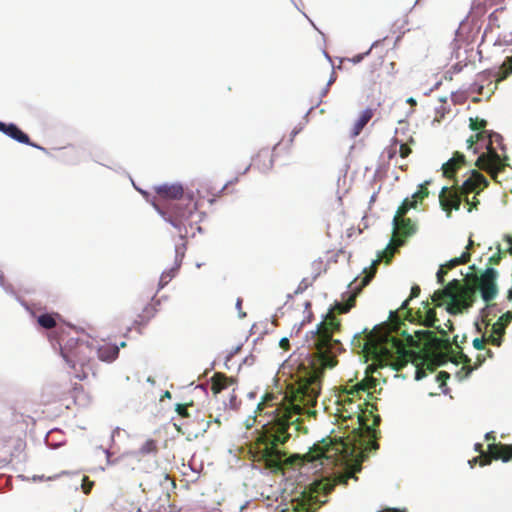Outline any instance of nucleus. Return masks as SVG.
<instances>
[{"mask_svg": "<svg viewBox=\"0 0 512 512\" xmlns=\"http://www.w3.org/2000/svg\"><path fill=\"white\" fill-rule=\"evenodd\" d=\"M71 397L73 398V403L75 405H84L85 404V394L82 385L75 384L72 390L69 392Z\"/></svg>", "mask_w": 512, "mask_h": 512, "instance_id": "obj_26", "label": "nucleus"}, {"mask_svg": "<svg viewBox=\"0 0 512 512\" xmlns=\"http://www.w3.org/2000/svg\"><path fill=\"white\" fill-rule=\"evenodd\" d=\"M389 65H390V67H391V70H390L388 73H390V74H391V73H393V70H394V68H395V63H394V62H390V63H389Z\"/></svg>", "mask_w": 512, "mask_h": 512, "instance_id": "obj_56", "label": "nucleus"}, {"mask_svg": "<svg viewBox=\"0 0 512 512\" xmlns=\"http://www.w3.org/2000/svg\"><path fill=\"white\" fill-rule=\"evenodd\" d=\"M374 382H377V379L366 376L363 380L354 385H346L342 391L343 401H348L351 404L356 397L360 398L361 393L367 392L368 395H370L371 386H368V383Z\"/></svg>", "mask_w": 512, "mask_h": 512, "instance_id": "obj_14", "label": "nucleus"}, {"mask_svg": "<svg viewBox=\"0 0 512 512\" xmlns=\"http://www.w3.org/2000/svg\"><path fill=\"white\" fill-rule=\"evenodd\" d=\"M228 184L223 185L221 188L215 187L212 183H202L197 188L196 195H194V201H198V211L194 215L193 219H197L199 216L200 206L202 200H207L209 204H213L217 198L221 197L223 192L227 189Z\"/></svg>", "mask_w": 512, "mask_h": 512, "instance_id": "obj_11", "label": "nucleus"}, {"mask_svg": "<svg viewBox=\"0 0 512 512\" xmlns=\"http://www.w3.org/2000/svg\"><path fill=\"white\" fill-rule=\"evenodd\" d=\"M503 0H477V5L478 6H493V5H496L500 2H502Z\"/></svg>", "mask_w": 512, "mask_h": 512, "instance_id": "obj_39", "label": "nucleus"}, {"mask_svg": "<svg viewBox=\"0 0 512 512\" xmlns=\"http://www.w3.org/2000/svg\"><path fill=\"white\" fill-rule=\"evenodd\" d=\"M447 274V270L445 269V266H441L437 272V281L440 284L444 283V276Z\"/></svg>", "mask_w": 512, "mask_h": 512, "instance_id": "obj_41", "label": "nucleus"}, {"mask_svg": "<svg viewBox=\"0 0 512 512\" xmlns=\"http://www.w3.org/2000/svg\"><path fill=\"white\" fill-rule=\"evenodd\" d=\"M497 271L487 268L480 275L469 279V283L463 286L457 279L450 281L443 289L434 292L432 301L441 306L442 301H448L446 310L449 314L457 315L472 306L476 291H480L484 301L490 302L498 292L496 279Z\"/></svg>", "mask_w": 512, "mask_h": 512, "instance_id": "obj_2", "label": "nucleus"}, {"mask_svg": "<svg viewBox=\"0 0 512 512\" xmlns=\"http://www.w3.org/2000/svg\"><path fill=\"white\" fill-rule=\"evenodd\" d=\"M93 486V482L88 481L87 477H84L83 483H82V489L85 494L90 493Z\"/></svg>", "mask_w": 512, "mask_h": 512, "instance_id": "obj_40", "label": "nucleus"}, {"mask_svg": "<svg viewBox=\"0 0 512 512\" xmlns=\"http://www.w3.org/2000/svg\"><path fill=\"white\" fill-rule=\"evenodd\" d=\"M420 292H421V289L418 285L412 286L409 299L411 300L413 298L418 297Z\"/></svg>", "mask_w": 512, "mask_h": 512, "instance_id": "obj_43", "label": "nucleus"}, {"mask_svg": "<svg viewBox=\"0 0 512 512\" xmlns=\"http://www.w3.org/2000/svg\"><path fill=\"white\" fill-rule=\"evenodd\" d=\"M158 451L157 443L153 439L146 440L139 449L141 455L155 454Z\"/></svg>", "mask_w": 512, "mask_h": 512, "instance_id": "obj_27", "label": "nucleus"}, {"mask_svg": "<svg viewBox=\"0 0 512 512\" xmlns=\"http://www.w3.org/2000/svg\"><path fill=\"white\" fill-rule=\"evenodd\" d=\"M374 382H377V379L366 376L363 380L354 385H346L342 391L343 401H348L351 404L356 397L360 398L361 393L367 392L368 395H370L371 386H368V383Z\"/></svg>", "mask_w": 512, "mask_h": 512, "instance_id": "obj_13", "label": "nucleus"}, {"mask_svg": "<svg viewBox=\"0 0 512 512\" xmlns=\"http://www.w3.org/2000/svg\"><path fill=\"white\" fill-rule=\"evenodd\" d=\"M214 423H216L218 426L221 425V420L219 417H216L214 420H213Z\"/></svg>", "mask_w": 512, "mask_h": 512, "instance_id": "obj_57", "label": "nucleus"}, {"mask_svg": "<svg viewBox=\"0 0 512 512\" xmlns=\"http://www.w3.org/2000/svg\"><path fill=\"white\" fill-rule=\"evenodd\" d=\"M373 117V111L371 109L364 110L359 118L356 120V122L353 125V128L351 130V136L356 137L358 136L363 128L367 125V123L371 120Z\"/></svg>", "mask_w": 512, "mask_h": 512, "instance_id": "obj_21", "label": "nucleus"}, {"mask_svg": "<svg viewBox=\"0 0 512 512\" xmlns=\"http://www.w3.org/2000/svg\"><path fill=\"white\" fill-rule=\"evenodd\" d=\"M378 385V381L374 383H368V386H371V391L375 390L376 386Z\"/></svg>", "mask_w": 512, "mask_h": 512, "instance_id": "obj_54", "label": "nucleus"}, {"mask_svg": "<svg viewBox=\"0 0 512 512\" xmlns=\"http://www.w3.org/2000/svg\"><path fill=\"white\" fill-rule=\"evenodd\" d=\"M174 271V269H171L168 272L162 273L159 281L161 287L165 286L174 277Z\"/></svg>", "mask_w": 512, "mask_h": 512, "instance_id": "obj_35", "label": "nucleus"}, {"mask_svg": "<svg viewBox=\"0 0 512 512\" xmlns=\"http://www.w3.org/2000/svg\"><path fill=\"white\" fill-rule=\"evenodd\" d=\"M351 345L358 354L377 361L381 365L388 364L402 353L403 357L407 354L402 341L391 335L386 327L381 325L375 326L372 330L365 328L355 334ZM405 363L406 360H403V365Z\"/></svg>", "mask_w": 512, "mask_h": 512, "instance_id": "obj_4", "label": "nucleus"}, {"mask_svg": "<svg viewBox=\"0 0 512 512\" xmlns=\"http://www.w3.org/2000/svg\"><path fill=\"white\" fill-rule=\"evenodd\" d=\"M505 329V324H503V322L497 321L492 325L491 332L497 336H500V338L502 339L505 334Z\"/></svg>", "mask_w": 512, "mask_h": 512, "instance_id": "obj_33", "label": "nucleus"}, {"mask_svg": "<svg viewBox=\"0 0 512 512\" xmlns=\"http://www.w3.org/2000/svg\"><path fill=\"white\" fill-rule=\"evenodd\" d=\"M164 396L167 397V398H170L171 397V393L169 391H166Z\"/></svg>", "mask_w": 512, "mask_h": 512, "instance_id": "obj_60", "label": "nucleus"}, {"mask_svg": "<svg viewBox=\"0 0 512 512\" xmlns=\"http://www.w3.org/2000/svg\"><path fill=\"white\" fill-rule=\"evenodd\" d=\"M156 313V309H155V306L153 304H147L143 311H142V314L139 315V318L140 320L138 321L139 324H144L146 323L147 321H149Z\"/></svg>", "mask_w": 512, "mask_h": 512, "instance_id": "obj_28", "label": "nucleus"}, {"mask_svg": "<svg viewBox=\"0 0 512 512\" xmlns=\"http://www.w3.org/2000/svg\"><path fill=\"white\" fill-rule=\"evenodd\" d=\"M445 326L450 330V331H453L454 327H453V323L451 320H447V322L445 323Z\"/></svg>", "mask_w": 512, "mask_h": 512, "instance_id": "obj_50", "label": "nucleus"}, {"mask_svg": "<svg viewBox=\"0 0 512 512\" xmlns=\"http://www.w3.org/2000/svg\"><path fill=\"white\" fill-rule=\"evenodd\" d=\"M236 399H237L236 395L232 394L231 398H230V406L233 409H235L237 407Z\"/></svg>", "mask_w": 512, "mask_h": 512, "instance_id": "obj_49", "label": "nucleus"}, {"mask_svg": "<svg viewBox=\"0 0 512 512\" xmlns=\"http://www.w3.org/2000/svg\"><path fill=\"white\" fill-rule=\"evenodd\" d=\"M340 328V320L330 311L308 340L309 346L315 352L293 353L284 364V369L288 370L292 380L284 397L287 403L269 405L268 401L273 399L271 396L258 404L257 409L260 412L266 407L272 408L266 412L272 415V419L257 431L253 454L255 461L262 463L271 472L278 473L285 468L319 459L334 463L354 460L352 470L346 475V484L348 478L357 479L354 474L361 471V464L368 459L369 453L379 449L376 441L379 431L375 429L381 421L379 415L374 416L372 426L364 423L362 416L358 415L360 427L354 429L351 436L323 439L304 455L288 456L283 448L292 437V431L298 433L303 430L307 433L300 416L316 414L311 408L317 403L324 370L334 368L338 364V355L343 351L342 343L332 337Z\"/></svg>", "mask_w": 512, "mask_h": 512, "instance_id": "obj_1", "label": "nucleus"}, {"mask_svg": "<svg viewBox=\"0 0 512 512\" xmlns=\"http://www.w3.org/2000/svg\"><path fill=\"white\" fill-rule=\"evenodd\" d=\"M57 318H60L57 313H45L38 316L37 323L45 329H52L57 327Z\"/></svg>", "mask_w": 512, "mask_h": 512, "instance_id": "obj_24", "label": "nucleus"}, {"mask_svg": "<svg viewBox=\"0 0 512 512\" xmlns=\"http://www.w3.org/2000/svg\"><path fill=\"white\" fill-rule=\"evenodd\" d=\"M155 195L151 201L156 210L166 221H189L197 224L203 221L204 212H200L197 219H193L198 211V201H194L193 192H185L180 183H163L153 187Z\"/></svg>", "mask_w": 512, "mask_h": 512, "instance_id": "obj_3", "label": "nucleus"}, {"mask_svg": "<svg viewBox=\"0 0 512 512\" xmlns=\"http://www.w3.org/2000/svg\"><path fill=\"white\" fill-rule=\"evenodd\" d=\"M96 355L101 361L112 362L119 355V347L115 344L105 343L96 346Z\"/></svg>", "mask_w": 512, "mask_h": 512, "instance_id": "obj_19", "label": "nucleus"}, {"mask_svg": "<svg viewBox=\"0 0 512 512\" xmlns=\"http://www.w3.org/2000/svg\"><path fill=\"white\" fill-rule=\"evenodd\" d=\"M482 444L480 443H477L475 444V451L479 452L480 453V462L483 460L482 459V455H489V452L488 453H484L483 450H482Z\"/></svg>", "mask_w": 512, "mask_h": 512, "instance_id": "obj_46", "label": "nucleus"}, {"mask_svg": "<svg viewBox=\"0 0 512 512\" xmlns=\"http://www.w3.org/2000/svg\"><path fill=\"white\" fill-rule=\"evenodd\" d=\"M0 131L2 133H4L5 135L9 136L10 138L16 140L19 143L27 144L32 147L44 150L43 147H41L35 143H32L30 141L29 136L26 133H24L17 125H15L13 123L7 124V123L0 121Z\"/></svg>", "mask_w": 512, "mask_h": 512, "instance_id": "obj_16", "label": "nucleus"}, {"mask_svg": "<svg viewBox=\"0 0 512 512\" xmlns=\"http://www.w3.org/2000/svg\"><path fill=\"white\" fill-rule=\"evenodd\" d=\"M354 230V227H351L349 230H348V236L350 237L352 235V231Z\"/></svg>", "mask_w": 512, "mask_h": 512, "instance_id": "obj_61", "label": "nucleus"}, {"mask_svg": "<svg viewBox=\"0 0 512 512\" xmlns=\"http://www.w3.org/2000/svg\"><path fill=\"white\" fill-rule=\"evenodd\" d=\"M125 345H126L125 342L121 343V347H125Z\"/></svg>", "mask_w": 512, "mask_h": 512, "instance_id": "obj_64", "label": "nucleus"}, {"mask_svg": "<svg viewBox=\"0 0 512 512\" xmlns=\"http://www.w3.org/2000/svg\"><path fill=\"white\" fill-rule=\"evenodd\" d=\"M175 426L177 428V431L182 432L183 434H185L187 432V431H182L181 426H177V425H175Z\"/></svg>", "mask_w": 512, "mask_h": 512, "instance_id": "obj_59", "label": "nucleus"}, {"mask_svg": "<svg viewBox=\"0 0 512 512\" xmlns=\"http://www.w3.org/2000/svg\"><path fill=\"white\" fill-rule=\"evenodd\" d=\"M478 460H480V456L475 457L472 461H469V463H470V465L473 467V465H474Z\"/></svg>", "mask_w": 512, "mask_h": 512, "instance_id": "obj_53", "label": "nucleus"}, {"mask_svg": "<svg viewBox=\"0 0 512 512\" xmlns=\"http://www.w3.org/2000/svg\"><path fill=\"white\" fill-rule=\"evenodd\" d=\"M193 406V403H185V404H176L175 411L181 418H189L190 413L188 411V407Z\"/></svg>", "mask_w": 512, "mask_h": 512, "instance_id": "obj_31", "label": "nucleus"}, {"mask_svg": "<svg viewBox=\"0 0 512 512\" xmlns=\"http://www.w3.org/2000/svg\"><path fill=\"white\" fill-rule=\"evenodd\" d=\"M449 377H450L449 373H447L445 371H441L437 375V380L439 382H441V385H442L446 382L447 379H449Z\"/></svg>", "mask_w": 512, "mask_h": 512, "instance_id": "obj_42", "label": "nucleus"}, {"mask_svg": "<svg viewBox=\"0 0 512 512\" xmlns=\"http://www.w3.org/2000/svg\"><path fill=\"white\" fill-rule=\"evenodd\" d=\"M234 383L235 380L232 377H228L221 372H216L211 378V390L214 394H219Z\"/></svg>", "mask_w": 512, "mask_h": 512, "instance_id": "obj_20", "label": "nucleus"}, {"mask_svg": "<svg viewBox=\"0 0 512 512\" xmlns=\"http://www.w3.org/2000/svg\"><path fill=\"white\" fill-rule=\"evenodd\" d=\"M466 339H467L466 335H463V337H462V342H465V341H466Z\"/></svg>", "mask_w": 512, "mask_h": 512, "instance_id": "obj_63", "label": "nucleus"}, {"mask_svg": "<svg viewBox=\"0 0 512 512\" xmlns=\"http://www.w3.org/2000/svg\"><path fill=\"white\" fill-rule=\"evenodd\" d=\"M484 141H486V149L485 153H482L476 160V166L489 173L492 179L498 183L501 181L498 179L499 173L505 170V167L508 165L507 160L508 157L506 155H500L496 151V147H494V143L497 144L503 152L505 151V147L503 144V137L496 132L489 131V133L485 136Z\"/></svg>", "mask_w": 512, "mask_h": 512, "instance_id": "obj_9", "label": "nucleus"}, {"mask_svg": "<svg viewBox=\"0 0 512 512\" xmlns=\"http://www.w3.org/2000/svg\"><path fill=\"white\" fill-rule=\"evenodd\" d=\"M400 169L403 170V171L407 170V165H401Z\"/></svg>", "mask_w": 512, "mask_h": 512, "instance_id": "obj_62", "label": "nucleus"}, {"mask_svg": "<svg viewBox=\"0 0 512 512\" xmlns=\"http://www.w3.org/2000/svg\"><path fill=\"white\" fill-rule=\"evenodd\" d=\"M383 59H379L377 62L373 63L370 66V70L368 72V80L372 86L376 84H380L383 80L382 66Z\"/></svg>", "mask_w": 512, "mask_h": 512, "instance_id": "obj_23", "label": "nucleus"}, {"mask_svg": "<svg viewBox=\"0 0 512 512\" xmlns=\"http://www.w3.org/2000/svg\"><path fill=\"white\" fill-rule=\"evenodd\" d=\"M380 42H381V40L375 41L367 52L357 54V55L353 56L351 59H349V61H351L353 64L360 63L364 59V57L371 52V50L373 48H375L379 45Z\"/></svg>", "mask_w": 512, "mask_h": 512, "instance_id": "obj_32", "label": "nucleus"}, {"mask_svg": "<svg viewBox=\"0 0 512 512\" xmlns=\"http://www.w3.org/2000/svg\"><path fill=\"white\" fill-rule=\"evenodd\" d=\"M423 309V312L420 310L418 311V317L421 320L422 324L426 327H434L442 336H447V332L440 326L436 325V322H438V319L436 317V311L433 308H430L428 302L424 303Z\"/></svg>", "mask_w": 512, "mask_h": 512, "instance_id": "obj_18", "label": "nucleus"}, {"mask_svg": "<svg viewBox=\"0 0 512 512\" xmlns=\"http://www.w3.org/2000/svg\"><path fill=\"white\" fill-rule=\"evenodd\" d=\"M499 259H500V256H499V255H498L497 257H496V256H493V257H491V258H490V261H493V263L497 264V263H498V261H499Z\"/></svg>", "mask_w": 512, "mask_h": 512, "instance_id": "obj_52", "label": "nucleus"}, {"mask_svg": "<svg viewBox=\"0 0 512 512\" xmlns=\"http://www.w3.org/2000/svg\"><path fill=\"white\" fill-rule=\"evenodd\" d=\"M408 103H409V104H411V105H415V104H416V101H415V99H413V98H409V99H408Z\"/></svg>", "mask_w": 512, "mask_h": 512, "instance_id": "obj_58", "label": "nucleus"}, {"mask_svg": "<svg viewBox=\"0 0 512 512\" xmlns=\"http://www.w3.org/2000/svg\"><path fill=\"white\" fill-rule=\"evenodd\" d=\"M398 153L401 158H406L412 153V149L409 147V145L407 143H403L400 140V144L398 147Z\"/></svg>", "mask_w": 512, "mask_h": 512, "instance_id": "obj_34", "label": "nucleus"}, {"mask_svg": "<svg viewBox=\"0 0 512 512\" xmlns=\"http://www.w3.org/2000/svg\"><path fill=\"white\" fill-rule=\"evenodd\" d=\"M390 318H391V320H393L394 318L395 319H399L397 311L391 312L390 313Z\"/></svg>", "mask_w": 512, "mask_h": 512, "instance_id": "obj_51", "label": "nucleus"}, {"mask_svg": "<svg viewBox=\"0 0 512 512\" xmlns=\"http://www.w3.org/2000/svg\"><path fill=\"white\" fill-rule=\"evenodd\" d=\"M485 344H486V337H482V338H475L473 340V347L477 350H483L485 349Z\"/></svg>", "mask_w": 512, "mask_h": 512, "instance_id": "obj_37", "label": "nucleus"}, {"mask_svg": "<svg viewBox=\"0 0 512 512\" xmlns=\"http://www.w3.org/2000/svg\"><path fill=\"white\" fill-rule=\"evenodd\" d=\"M489 455H482L481 466L489 465L492 459L508 462L512 460V444L492 443L488 445Z\"/></svg>", "mask_w": 512, "mask_h": 512, "instance_id": "obj_12", "label": "nucleus"}, {"mask_svg": "<svg viewBox=\"0 0 512 512\" xmlns=\"http://www.w3.org/2000/svg\"><path fill=\"white\" fill-rule=\"evenodd\" d=\"M485 438H486L487 440H490V439L495 440V437L492 435V433H487V434H486V436H485Z\"/></svg>", "mask_w": 512, "mask_h": 512, "instance_id": "obj_55", "label": "nucleus"}, {"mask_svg": "<svg viewBox=\"0 0 512 512\" xmlns=\"http://www.w3.org/2000/svg\"><path fill=\"white\" fill-rule=\"evenodd\" d=\"M400 144V140L397 137H393L391 139L390 144L385 148V153L387 155L388 160L393 159L398 153V147Z\"/></svg>", "mask_w": 512, "mask_h": 512, "instance_id": "obj_29", "label": "nucleus"}, {"mask_svg": "<svg viewBox=\"0 0 512 512\" xmlns=\"http://www.w3.org/2000/svg\"><path fill=\"white\" fill-rule=\"evenodd\" d=\"M409 301H410V299H409V298H408V299H406V300L402 303V305H401V307H400V310H406V309H407V313H408V315H409V316H412V314H411V310H410V309H408Z\"/></svg>", "mask_w": 512, "mask_h": 512, "instance_id": "obj_47", "label": "nucleus"}, {"mask_svg": "<svg viewBox=\"0 0 512 512\" xmlns=\"http://www.w3.org/2000/svg\"><path fill=\"white\" fill-rule=\"evenodd\" d=\"M486 343L499 347L502 344V339L500 336H497L491 332L490 335L486 338Z\"/></svg>", "mask_w": 512, "mask_h": 512, "instance_id": "obj_36", "label": "nucleus"}, {"mask_svg": "<svg viewBox=\"0 0 512 512\" xmlns=\"http://www.w3.org/2000/svg\"><path fill=\"white\" fill-rule=\"evenodd\" d=\"M242 303H243V300L241 298H238L236 301V308L239 312L240 317H245L246 313L242 312Z\"/></svg>", "mask_w": 512, "mask_h": 512, "instance_id": "obj_44", "label": "nucleus"}, {"mask_svg": "<svg viewBox=\"0 0 512 512\" xmlns=\"http://www.w3.org/2000/svg\"><path fill=\"white\" fill-rule=\"evenodd\" d=\"M466 163L464 154L455 152L453 157L442 165L443 176L449 179H453L458 172Z\"/></svg>", "mask_w": 512, "mask_h": 512, "instance_id": "obj_17", "label": "nucleus"}, {"mask_svg": "<svg viewBox=\"0 0 512 512\" xmlns=\"http://www.w3.org/2000/svg\"><path fill=\"white\" fill-rule=\"evenodd\" d=\"M335 80H336V75H335V73H334V72H332V73H331V76H330V79H329V81H328V83H327V87H326V88H325V90H324V94H326V93L328 92L329 86H330L332 83H334V82H335Z\"/></svg>", "mask_w": 512, "mask_h": 512, "instance_id": "obj_48", "label": "nucleus"}, {"mask_svg": "<svg viewBox=\"0 0 512 512\" xmlns=\"http://www.w3.org/2000/svg\"><path fill=\"white\" fill-rule=\"evenodd\" d=\"M512 321V312L508 311L500 316L498 319V322H503L505 324V327Z\"/></svg>", "mask_w": 512, "mask_h": 512, "instance_id": "obj_38", "label": "nucleus"}, {"mask_svg": "<svg viewBox=\"0 0 512 512\" xmlns=\"http://www.w3.org/2000/svg\"><path fill=\"white\" fill-rule=\"evenodd\" d=\"M416 336L421 340H426L428 342L435 343L438 347L444 349L449 355L451 362L455 364L463 363V367L461 368V371L457 373L459 375L462 371H465L464 377L469 376V374L479 367L486 359V356L489 358L493 357V352L490 349L486 350V355H478L476 358V364L474 366H471V359L463 353L462 347L458 343V335L454 336L453 343L456 346V349H453L452 343L449 341V339H440L435 336V334L432 331L429 330H423V331H417Z\"/></svg>", "mask_w": 512, "mask_h": 512, "instance_id": "obj_8", "label": "nucleus"}, {"mask_svg": "<svg viewBox=\"0 0 512 512\" xmlns=\"http://www.w3.org/2000/svg\"><path fill=\"white\" fill-rule=\"evenodd\" d=\"M474 241L472 240L471 236L469 237L468 244L466 246V249L469 250L473 247ZM470 253L468 251L463 252L459 257H455L451 259L449 262H447L444 266L445 269H452L458 265L466 264L470 261Z\"/></svg>", "mask_w": 512, "mask_h": 512, "instance_id": "obj_22", "label": "nucleus"}, {"mask_svg": "<svg viewBox=\"0 0 512 512\" xmlns=\"http://www.w3.org/2000/svg\"><path fill=\"white\" fill-rule=\"evenodd\" d=\"M77 333L71 326L58 327L57 341L63 359L74 371L75 377L84 380L89 373L95 375L96 346L87 341L79 340L72 336Z\"/></svg>", "mask_w": 512, "mask_h": 512, "instance_id": "obj_5", "label": "nucleus"}, {"mask_svg": "<svg viewBox=\"0 0 512 512\" xmlns=\"http://www.w3.org/2000/svg\"><path fill=\"white\" fill-rule=\"evenodd\" d=\"M414 226H393L392 237L384 250L378 253L377 258L371 263L369 268L364 269L365 276L361 282L354 287L353 292L349 295L344 303H336L334 311L339 314L347 313L355 306L356 297L361 290L370 283L377 272L378 265L384 260L389 263L399 247L404 245L405 239L414 232Z\"/></svg>", "mask_w": 512, "mask_h": 512, "instance_id": "obj_7", "label": "nucleus"}, {"mask_svg": "<svg viewBox=\"0 0 512 512\" xmlns=\"http://www.w3.org/2000/svg\"><path fill=\"white\" fill-rule=\"evenodd\" d=\"M430 183L431 182L427 180L420 184L418 190L411 197H407L403 200L393 217L392 224H415L417 221L416 214L424 211L423 202L429 196L428 186Z\"/></svg>", "mask_w": 512, "mask_h": 512, "instance_id": "obj_10", "label": "nucleus"}, {"mask_svg": "<svg viewBox=\"0 0 512 512\" xmlns=\"http://www.w3.org/2000/svg\"><path fill=\"white\" fill-rule=\"evenodd\" d=\"M489 182L483 174L477 170H472L470 176L461 186L457 183L452 187L444 186L439 193V202L443 211L449 217L452 210H459L462 199L464 198L468 205V212L476 209L479 200L477 195L488 187Z\"/></svg>", "mask_w": 512, "mask_h": 512, "instance_id": "obj_6", "label": "nucleus"}, {"mask_svg": "<svg viewBox=\"0 0 512 512\" xmlns=\"http://www.w3.org/2000/svg\"><path fill=\"white\" fill-rule=\"evenodd\" d=\"M263 162L264 166L269 169L272 167L273 160L272 154L268 150L260 151L256 157L253 159V165L260 168V163Z\"/></svg>", "mask_w": 512, "mask_h": 512, "instance_id": "obj_25", "label": "nucleus"}, {"mask_svg": "<svg viewBox=\"0 0 512 512\" xmlns=\"http://www.w3.org/2000/svg\"><path fill=\"white\" fill-rule=\"evenodd\" d=\"M279 346L284 350H288L290 348V342L288 338H282L279 342Z\"/></svg>", "mask_w": 512, "mask_h": 512, "instance_id": "obj_45", "label": "nucleus"}, {"mask_svg": "<svg viewBox=\"0 0 512 512\" xmlns=\"http://www.w3.org/2000/svg\"><path fill=\"white\" fill-rule=\"evenodd\" d=\"M512 74V58H508L507 62H504L500 67V73L497 81H501L506 79L508 76Z\"/></svg>", "mask_w": 512, "mask_h": 512, "instance_id": "obj_30", "label": "nucleus"}, {"mask_svg": "<svg viewBox=\"0 0 512 512\" xmlns=\"http://www.w3.org/2000/svg\"><path fill=\"white\" fill-rule=\"evenodd\" d=\"M487 121L479 117L469 119V127L473 131H478L475 135L470 136L467 140L468 149H473L474 153H477V145L479 142L484 141L485 136L489 133L486 130Z\"/></svg>", "mask_w": 512, "mask_h": 512, "instance_id": "obj_15", "label": "nucleus"}]
</instances>
